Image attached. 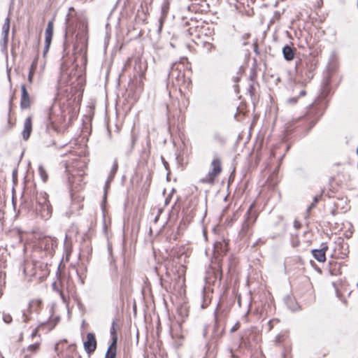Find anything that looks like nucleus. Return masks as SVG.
<instances>
[{"mask_svg":"<svg viewBox=\"0 0 358 358\" xmlns=\"http://www.w3.org/2000/svg\"><path fill=\"white\" fill-rule=\"evenodd\" d=\"M36 213L43 219L48 220L52 215V207L48 199L46 193H40L36 196Z\"/></svg>","mask_w":358,"mask_h":358,"instance_id":"obj_1","label":"nucleus"},{"mask_svg":"<svg viewBox=\"0 0 358 358\" xmlns=\"http://www.w3.org/2000/svg\"><path fill=\"white\" fill-rule=\"evenodd\" d=\"M222 166L221 159L218 157H214L210 163V169L208 174L201 178L199 182L209 185H213L215 182L216 178L222 173Z\"/></svg>","mask_w":358,"mask_h":358,"instance_id":"obj_2","label":"nucleus"},{"mask_svg":"<svg viewBox=\"0 0 358 358\" xmlns=\"http://www.w3.org/2000/svg\"><path fill=\"white\" fill-rule=\"evenodd\" d=\"M10 30V17L8 16L2 27V39L0 41L1 50L3 52L7 53V44L8 33Z\"/></svg>","mask_w":358,"mask_h":358,"instance_id":"obj_3","label":"nucleus"},{"mask_svg":"<svg viewBox=\"0 0 358 358\" xmlns=\"http://www.w3.org/2000/svg\"><path fill=\"white\" fill-rule=\"evenodd\" d=\"M85 350L91 354L94 352L96 348V341L95 336L92 333H88L86 336V341L83 343Z\"/></svg>","mask_w":358,"mask_h":358,"instance_id":"obj_4","label":"nucleus"},{"mask_svg":"<svg viewBox=\"0 0 358 358\" xmlns=\"http://www.w3.org/2000/svg\"><path fill=\"white\" fill-rule=\"evenodd\" d=\"M20 107L22 109H29L31 104L30 96L27 92L25 85H21Z\"/></svg>","mask_w":358,"mask_h":358,"instance_id":"obj_5","label":"nucleus"},{"mask_svg":"<svg viewBox=\"0 0 358 358\" xmlns=\"http://www.w3.org/2000/svg\"><path fill=\"white\" fill-rule=\"evenodd\" d=\"M53 29H54V24L52 21H49L47 25V27L45 29V46L44 50V55L48 51L49 47L50 45L52 39V35H53Z\"/></svg>","mask_w":358,"mask_h":358,"instance_id":"obj_6","label":"nucleus"},{"mask_svg":"<svg viewBox=\"0 0 358 358\" xmlns=\"http://www.w3.org/2000/svg\"><path fill=\"white\" fill-rule=\"evenodd\" d=\"M32 131V120L31 117L29 116L27 117L24 122V128L22 131V136L24 141H27L29 139L30 134Z\"/></svg>","mask_w":358,"mask_h":358,"instance_id":"obj_7","label":"nucleus"},{"mask_svg":"<svg viewBox=\"0 0 358 358\" xmlns=\"http://www.w3.org/2000/svg\"><path fill=\"white\" fill-rule=\"evenodd\" d=\"M328 247L324 245H322L320 249H314L312 250V254L314 258L319 262H324L326 261L325 252L327 250Z\"/></svg>","mask_w":358,"mask_h":358,"instance_id":"obj_8","label":"nucleus"},{"mask_svg":"<svg viewBox=\"0 0 358 358\" xmlns=\"http://www.w3.org/2000/svg\"><path fill=\"white\" fill-rule=\"evenodd\" d=\"M37 64H38V59L35 58L29 67V71L28 78H27V80H28V82L29 84L33 83V78H34L35 71L37 68Z\"/></svg>","mask_w":358,"mask_h":358,"instance_id":"obj_9","label":"nucleus"},{"mask_svg":"<svg viewBox=\"0 0 358 358\" xmlns=\"http://www.w3.org/2000/svg\"><path fill=\"white\" fill-rule=\"evenodd\" d=\"M42 306V301L40 299H33L29 302V311L30 313L37 312L41 309Z\"/></svg>","mask_w":358,"mask_h":358,"instance_id":"obj_10","label":"nucleus"},{"mask_svg":"<svg viewBox=\"0 0 358 358\" xmlns=\"http://www.w3.org/2000/svg\"><path fill=\"white\" fill-rule=\"evenodd\" d=\"M282 54H283V56H284V58L287 60V61H291L294 59V50L293 49L289 46V45H285L283 48H282Z\"/></svg>","mask_w":358,"mask_h":358,"instance_id":"obj_11","label":"nucleus"},{"mask_svg":"<svg viewBox=\"0 0 358 358\" xmlns=\"http://www.w3.org/2000/svg\"><path fill=\"white\" fill-rule=\"evenodd\" d=\"M117 352V345H115V340L112 342L108 347L104 358H115Z\"/></svg>","mask_w":358,"mask_h":358,"instance_id":"obj_12","label":"nucleus"},{"mask_svg":"<svg viewBox=\"0 0 358 358\" xmlns=\"http://www.w3.org/2000/svg\"><path fill=\"white\" fill-rule=\"evenodd\" d=\"M118 328V324L115 320H113L111 324V327L110 329V333L111 335L112 342H114L115 340V345H117V329Z\"/></svg>","mask_w":358,"mask_h":358,"instance_id":"obj_13","label":"nucleus"},{"mask_svg":"<svg viewBox=\"0 0 358 358\" xmlns=\"http://www.w3.org/2000/svg\"><path fill=\"white\" fill-rule=\"evenodd\" d=\"M42 243H45V250H52L55 247L57 246V241L56 239H52L50 238H45L42 241Z\"/></svg>","mask_w":358,"mask_h":358,"instance_id":"obj_14","label":"nucleus"},{"mask_svg":"<svg viewBox=\"0 0 358 358\" xmlns=\"http://www.w3.org/2000/svg\"><path fill=\"white\" fill-rule=\"evenodd\" d=\"M38 173H39V175H40L42 180L44 182H47V180L48 179V172H47L46 169H45V167L41 164L39 165V166H38Z\"/></svg>","mask_w":358,"mask_h":358,"instance_id":"obj_15","label":"nucleus"},{"mask_svg":"<svg viewBox=\"0 0 358 358\" xmlns=\"http://www.w3.org/2000/svg\"><path fill=\"white\" fill-rule=\"evenodd\" d=\"M117 169H118V164H117V160H115L114 162H113V164L110 173L108 180V182L106 184V189L107 188V187L108 185L109 180H112L113 178L114 177V176L115 175V173H116V172L117 171Z\"/></svg>","mask_w":358,"mask_h":358,"instance_id":"obj_16","label":"nucleus"},{"mask_svg":"<svg viewBox=\"0 0 358 358\" xmlns=\"http://www.w3.org/2000/svg\"><path fill=\"white\" fill-rule=\"evenodd\" d=\"M39 347H40L39 343H34V344H31V345H29L27 349V355H31V354L33 352H36V351L38 350Z\"/></svg>","mask_w":358,"mask_h":358,"instance_id":"obj_17","label":"nucleus"},{"mask_svg":"<svg viewBox=\"0 0 358 358\" xmlns=\"http://www.w3.org/2000/svg\"><path fill=\"white\" fill-rule=\"evenodd\" d=\"M3 320L6 324H10L12 322V317L10 314L4 313L3 315Z\"/></svg>","mask_w":358,"mask_h":358,"instance_id":"obj_18","label":"nucleus"},{"mask_svg":"<svg viewBox=\"0 0 358 358\" xmlns=\"http://www.w3.org/2000/svg\"><path fill=\"white\" fill-rule=\"evenodd\" d=\"M251 208H252V207H250V208H249V210H248V212H247V216H248V217H247L246 220H245V222L243 223V227H249V223H248V220L249 219V216H250V213Z\"/></svg>","mask_w":358,"mask_h":358,"instance_id":"obj_19","label":"nucleus"},{"mask_svg":"<svg viewBox=\"0 0 358 358\" xmlns=\"http://www.w3.org/2000/svg\"><path fill=\"white\" fill-rule=\"evenodd\" d=\"M30 320V317L25 313H22V321L23 322H27Z\"/></svg>","mask_w":358,"mask_h":358,"instance_id":"obj_20","label":"nucleus"},{"mask_svg":"<svg viewBox=\"0 0 358 358\" xmlns=\"http://www.w3.org/2000/svg\"><path fill=\"white\" fill-rule=\"evenodd\" d=\"M213 136L215 139L218 140L220 141H222V138L219 133H215Z\"/></svg>","mask_w":358,"mask_h":358,"instance_id":"obj_21","label":"nucleus"},{"mask_svg":"<svg viewBox=\"0 0 358 358\" xmlns=\"http://www.w3.org/2000/svg\"><path fill=\"white\" fill-rule=\"evenodd\" d=\"M294 227H295L296 229H299V228H300V227H301V224H300V222H299V221L295 220V221H294Z\"/></svg>","mask_w":358,"mask_h":358,"instance_id":"obj_22","label":"nucleus"},{"mask_svg":"<svg viewBox=\"0 0 358 358\" xmlns=\"http://www.w3.org/2000/svg\"><path fill=\"white\" fill-rule=\"evenodd\" d=\"M75 180H76V177L73 175H72L71 177L70 176L69 177V181L71 183H74Z\"/></svg>","mask_w":358,"mask_h":358,"instance_id":"obj_23","label":"nucleus"},{"mask_svg":"<svg viewBox=\"0 0 358 358\" xmlns=\"http://www.w3.org/2000/svg\"><path fill=\"white\" fill-rule=\"evenodd\" d=\"M320 198V196H315L314 199H313V203L316 205V203L318 202Z\"/></svg>","mask_w":358,"mask_h":358,"instance_id":"obj_24","label":"nucleus"},{"mask_svg":"<svg viewBox=\"0 0 358 358\" xmlns=\"http://www.w3.org/2000/svg\"><path fill=\"white\" fill-rule=\"evenodd\" d=\"M239 327V324H236L234 327H233V328L231 329V331H236Z\"/></svg>","mask_w":358,"mask_h":358,"instance_id":"obj_25","label":"nucleus"},{"mask_svg":"<svg viewBox=\"0 0 358 358\" xmlns=\"http://www.w3.org/2000/svg\"><path fill=\"white\" fill-rule=\"evenodd\" d=\"M306 94V90H301V91L300 92V93H299V96H305Z\"/></svg>","mask_w":358,"mask_h":358,"instance_id":"obj_26","label":"nucleus"},{"mask_svg":"<svg viewBox=\"0 0 358 358\" xmlns=\"http://www.w3.org/2000/svg\"><path fill=\"white\" fill-rule=\"evenodd\" d=\"M315 206V203H312L311 205L308 208V211H310Z\"/></svg>","mask_w":358,"mask_h":358,"instance_id":"obj_27","label":"nucleus"},{"mask_svg":"<svg viewBox=\"0 0 358 358\" xmlns=\"http://www.w3.org/2000/svg\"><path fill=\"white\" fill-rule=\"evenodd\" d=\"M297 101V98H293V99H290L289 100V102H292V103H296Z\"/></svg>","mask_w":358,"mask_h":358,"instance_id":"obj_28","label":"nucleus"},{"mask_svg":"<svg viewBox=\"0 0 358 358\" xmlns=\"http://www.w3.org/2000/svg\"><path fill=\"white\" fill-rule=\"evenodd\" d=\"M275 341L277 343H280L281 341V338H280V336H276V338H275Z\"/></svg>","mask_w":358,"mask_h":358,"instance_id":"obj_29","label":"nucleus"},{"mask_svg":"<svg viewBox=\"0 0 358 358\" xmlns=\"http://www.w3.org/2000/svg\"><path fill=\"white\" fill-rule=\"evenodd\" d=\"M24 358H32L31 355H25V356L24 357Z\"/></svg>","mask_w":358,"mask_h":358,"instance_id":"obj_30","label":"nucleus"},{"mask_svg":"<svg viewBox=\"0 0 358 358\" xmlns=\"http://www.w3.org/2000/svg\"><path fill=\"white\" fill-rule=\"evenodd\" d=\"M134 141H135V138H134V136H131V143H132V144L134 143Z\"/></svg>","mask_w":358,"mask_h":358,"instance_id":"obj_31","label":"nucleus"},{"mask_svg":"<svg viewBox=\"0 0 358 358\" xmlns=\"http://www.w3.org/2000/svg\"><path fill=\"white\" fill-rule=\"evenodd\" d=\"M159 22H160L159 29H161L162 26V18L159 20Z\"/></svg>","mask_w":358,"mask_h":358,"instance_id":"obj_32","label":"nucleus"},{"mask_svg":"<svg viewBox=\"0 0 358 358\" xmlns=\"http://www.w3.org/2000/svg\"><path fill=\"white\" fill-rule=\"evenodd\" d=\"M207 305H208V303H206L205 305L202 304L201 305L202 308H205L207 306Z\"/></svg>","mask_w":358,"mask_h":358,"instance_id":"obj_33","label":"nucleus"},{"mask_svg":"<svg viewBox=\"0 0 358 358\" xmlns=\"http://www.w3.org/2000/svg\"><path fill=\"white\" fill-rule=\"evenodd\" d=\"M36 333H37V330H35V331L33 332L32 336H35V335L36 334Z\"/></svg>","mask_w":358,"mask_h":358,"instance_id":"obj_34","label":"nucleus"},{"mask_svg":"<svg viewBox=\"0 0 358 358\" xmlns=\"http://www.w3.org/2000/svg\"><path fill=\"white\" fill-rule=\"evenodd\" d=\"M59 294H60V296H62V298L64 299V296H63V294H62V292H59Z\"/></svg>","mask_w":358,"mask_h":358,"instance_id":"obj_35","label":"nucleus"},{"mask_svg":"<svg viewBox=\"0 0 358 358\" xmlns=\"http://www.w3.org/2000/svg\"><path fill=\"white\" fill-rule=\"evenodd\" d=\"M357 285H358V283H357Z\"/></svg>","mask_w":358,"mask_h":358,"instance_id":"obj_36","label":"nucleus"}]
</instances>
